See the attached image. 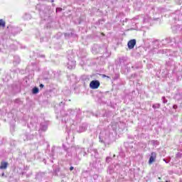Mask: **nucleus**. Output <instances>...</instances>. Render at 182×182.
<instances>
[{
	"instance_id": "f257e3e1",
	"label": "nucleus",
	"mask_w": 182,
	"mask_h": 182,
	"mask_svg": "<svg viewBox=\"0 0 182 182\" xmlns=\"http://www.w3.org/2000/svg\"><path fill=\"white\" fill-rule=\"evenodd\" d=\"M99 86H100V82L98 80H92L90 83V89H99Z\"/></svg>"
},
{
	"instance_id": "f03ea898",
	"label": "nucleus",
	"mask_w": 182,
	"mask_h": 182,
	"mask_svg": "<svg viewBox=\"0 0 182 182\" xmlns=\"http://www.w3.org/2000/svg\"><path fill=\"white\" fill-rule=\"evenodd\" d=\"M76 66V62L70 60L68 63V69H75V67Z\"/></svg>"
},
{
	"instance_id": "7ed1b4c3",
	"label": "nucleus",
	"mask_w": 182,
	"mask_h": 182,
	"mask_svg": "<svg viewBox=\"0 0 182 182\" xmlns=\"http://www.w3.org/2000/svg\"><path fill=\"white\" fill-rule=\"evenodd\" d=\"M136 46V41L134 39L131 40L128 42V48L129 49H133Z\"/></svg>"
},
{
	"instance_id": "20e7f679",
	"label": "nucleus",
	"mask_w": 182,
	"mask_h": 182,
	"mask_svg": "<svg viewBox=\"0 0 182 182\" xmlns=\"http://www.w3.org/2000/svg\"><path fill=\"white\" fill-rule=\"evenodd\" d=\"M156 153L152 152L149 161V164H152L153 163H154V161L156 160Z\"/></svg>"
},
{
	"instance_id": "39448f33",
	"label": "nucleus",
	"mask_w": 182,
	"mask_h": 182,
	"mask_svg": "<svg viewBox=\"0 0 182 182\" xmlns=\"http://www.w3.org/2000/svg\"><path fill=\"white\" fill-rule=\"evenodd\" d=\"M6 167H8V163H6V162L1 163L0 168H1L2 170H5V168H6Z\"/></svg>"
},
{
	"instance_id": "423d86ee",
	"label": "nucleus",
	"mask_w": 182,
	"mask_h": 182,
	"mask_svg": "<svg viewBox=\"0 0 182 182\" xmlns=\"http://www.w3.org/2000/svg\"><path fill=\"white\" fill-rule=\"evenodd\" d=\"M39 92V89L38 88V87H34L33 89V93L34 94V95H36V93H38Z\"/></svg>"
},
{
	"instance_id": "0eeeda50",
	"label": "nucleus",
	"mask_w": 182,
	"mask_h": 182,
	"mask_svg": "<svg viewBox=\"0 0 182 182\" xmlns=\"http://www.w3.org/2000/svg\"><path fill=\"white\" fill-rule=\"evenodd\" d=\"M0 26L5 28V21H4L2 19L0 20Z\"/></svg>"
},
{
	"instance_id": "6e6552de",
	"label": "nucleus",
	"mask_w": 182,
	"mask_h": 182,
	"mask_svg": "<svg viewBox=\"0 0 182 182\" xmlns=\"http://www.w3.org/2000/svg\"><path fill=\"white\" fill-rule=\"evenodd\" d=\"M153 109H160V104H155L152 106Z\"/></svg>"
},
{
	"instance_id": "1a4fd4ad",
	"label": "nucleus",
	"mask_w": 182,
	"mask_h": 182,
	"mask_svg": "<svg viewBox=\"0 0 182 182\" xmlns=\"http://www.w3.org/2000/svg\"><path fill=\"white\" fill-rule=\"evenodd\" d=\"M162 99L164 100L163 101L164 103H166L167 102V100H166V97H164Z\"/></svg>"
},
{
	"instance_id": "9d476101",
	"label": "nucleus",
	"mask_w": 182,
	"mask_h": 182,
	"mask_svg": "<svg viewBox=\"0 0 182 182\" xmlns=\"http://www.w3.org/2000/svg\"><path fill=\"white\" fill-rule=\"evenodd\" d=\"M60 11H62V9H61V8H58V9H56V11H57V12H60Z\"/></svg>"
},
{
	"instance_id": "9b49d317",
	"label": "nucleus",
	"mask_w": 182,
	"mask_h": 182,
	"mask_svg": "<svg viewBox=\"0 0 182 182\" xmlns=\"http://www.w3.org/2000/svg\"><path fill=\"white\" fill-rule=\"evenodd\" d=\"M70 171H72V170H73V166H70Z\"/></svg>"
},
{
	"instance_id": "f8f14e48",
	"label": "nucleus",
	"mask_w": 182,
	"mask_h": 182,
	"mask_svg": "<svg viewBox=\"0 0 182 182\" xmlns=\"http://www.w3.org/2000/svg\"><path fill=\"white\" fill-rule=\"evenodd\" d=\"M173 109H177V105H173Z\"/></svg>"
},
{
	"instance_id": "ddd939ff",
	"label": "nucleus",
	"mask_w": 182,
	"mask_h": 182,
	"mask_svg": "<svg viewBox=\"0 0 182 182\" xmlns=\"http://www.w3.org/2000/svg\"><path fill=\"white\" fill-rule=\"evenodd\" d=\"M43 84L40 85V87H43Z\"/></svg>"
},
{
	"instance_id": "4468645a",
	"label": "nucleus",
	"mask_w": 182,
	"mask_h": 182,
	"mask_svg": "<svg viewBox=\"0 0 182 182\" xmlns=\"http://www.w3.org/2000/svg\"><path fill=\"white\" fill-rule=\"evenodd\" d=\"M159 180H161V178L159 177Z\"/></svg>"
},
{
	"instance_id": "2eb2a0df",
	"label": "nucleus",
	"mask_w": 182,
	"mask_h": 182,
	"mask_svg": "<svg viewBox=\"0 0 182 182\" xmlns=\"http://www.w3.org/2000/svg\"><path fill=\"white\" fill-rule=\"evenodd\" d=\"M166 182H168V181H166Z\"/></svg>"
}]
</instances>
